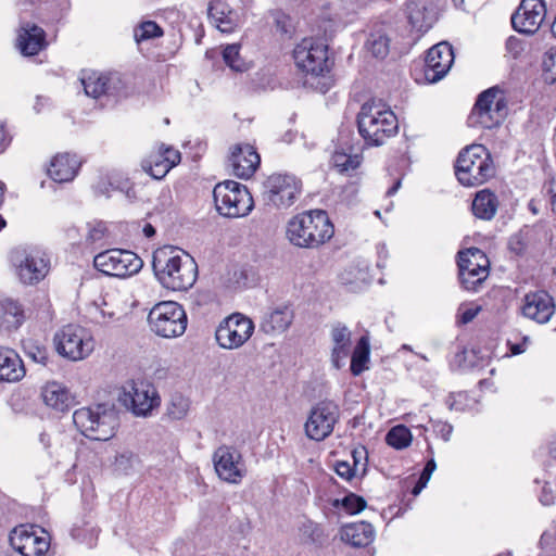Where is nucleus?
<instances>
[{"mask_svg": "<svg viewBox=\"0 0 556 556\" xmlns=\"http://www.w3.org/2000/svg\"><path fill=\"white\" fill-rule=\"evenodd\" d=\"M334 508H342L346 514L354 515L361 513L366 507V501L354 493L345 495L343 498L332 501Z\"/></svg>", "mask_w": 556, "mask_h": 556, "instance_id": "c03bdc74", "label": "nucleus"}, {"mask_svg": "<svg viewBox=\"0 0 556 556\" xmlns=\"http://www.w3.org/2000/svg\"><path fill=\"white\" fill-rule=\"evenodd\" d=\"M370 358V337L368 331L365 332L356 342L351 355V372L354 376H359L363 371L368 369V362Z\"/></svg>", "mask_w": 556, "mask_h": 556, "instance_id": "f704fd0d", "label": "nucleus"}, {"mask_svg": "<svg viewBox=\"0 0 556 556\" xmlns=\"http://www.w3.org/2000/svg\"><path fill=\"white\" fill-rule=\"evenodd\" d=\"M520 11H521V2L518 4V7L516 8V10L514 11V13L511 14V17H510L511 27L514 28V30H516L519 34H521V27L519 26V23H518V17H519Z\"/></svg>", "mask_w": 556, "mask_h": 556, "instance_id": "680f3d73", "label": "nucleus"}, {"mask_svg": "<svg viewBox=\"0 0 556 556\" xmlns=\"http://www.w3.org/2000/svg\"><path fill=\"white\" fill-rule=\"evenodd\" d=\"M507 111L504 90L498 86L491 87L479 94L468 116V125L492 129L505 119Z\"/></svg>", "mask_w": 556, "mask_h": 556, "instance_id": "423d86ee", "label": "nucleus"}, {"mask_svg": "<svg viewBox=\"0 0 556 556\" xmlns=\"http://www.w3.org/2000/svg\"><path fill=\"white\" fill-rule=\"evenodd\" d=\"M334 235V227L323 210H309L294 215L287 223L286 238L301 249H318Z\"/></svg>", "mask_w": 556, "mask_h": 556, "instance_id": "f03ea898", "label": "nucleus"}, {"mask_svg": "<svg viewBox=\"0 0 556 556\" xmlns=\"http://www.w3.org/2000/svg\"><path fill=\"white\" fill-rule=\"evenodd\" d=\"M142 168L154 179H162L172 169L160 153L144 160L142 162Z\"/></svg>", "mask_w": 556, "mask_h": 556, "instance_id": "a19ab883", "label": "nucleus"}, {"mask_svg": "<svg viewBox=\"0 0 556 556\" xmlns=\"http://www.w3.org/2000/svg\"><path fill=\"white\" fill-rule=\"evenodd\" d=\"M458 271L460 283L468 291H477L489 276V269L475 270L468 266Z\"/></svg>", "mask_w": 556, "mask_h": 556, "instance_id": "58836bf2", "label": "nucleus"}, {"mask_svg": "<svg viewBox=\"0 0 556 556\" xmlns=\"http://www.w3.org/2000/svg\"><path fill=\"white\" fill-rule=\"evenodd\" d=\"M542 76L545 83L554 84L556 81V49H549L543 55Z\"/></svg>", "mask_w": 556, "mask_h": 556, "instance_id": "de8ad7c7", "label": "nucleus"}, {"mask_svg": "<svg viewBox=\"0 0 556 556\" xmlns=\"http://www.w3.org/2000/svg\"><path fill=\"white\" fill-rule=\"evenodd\" d=\"M480 306L475 307H468L460 314V323L462 324H468L473 320V318L478 315L480 312Z\"/></svg>", "mask_w": 556, "mask_h": 556, "instance_id": "13d9d810", "label": "nucleus"}, {"mask_svg": "<svg viewBox=\"0 0 556 556\" xmlns=\"http://www.w3.org/2000/svg\"><path fill=\"white\" fill-rule=\"evenodd\" d=\"M507 345L509 346V353H506L505 356L510 357L513 355H518L521 353V343H511L509 340L507 341Z\"/></svg>", "mask_w": 556, "mask_h": 556, "instance_id": "0e129e2a", "label": "nucleus"}, {"mask_svg": "<svg viewBox=\"0 0 556 556\" xmlns=\"http://www.w3.org/2000/svg\"><path fill=\"white\" fill-rule=\"evenodd\" d=\"M10 262L17 279L26 286L40 282L50 268V260L37 249L16 248L10 254Z\"/></svg>", "mask_w": 556, "mask_h": 556, "instance_id": "9d476101", "label": "nucleus"}, {"mask_svg": "<svg viewBox=\"0 0 556 556\" xmlns=\"http://www.w3.org/2000/svg\"><path fill=\"white\" fill-rule=\"evenodd\" d=\"M56 352L70 361H81L94 350V339L86 328L78 325H66L53 337Z\"/></svg>", "mask_w": 556, "mask_h": 556, "instance_id": "9b49d317", "label": "nucleus"}, {"mask_svg": "<svg viewBox=\"0 0 556 556\" xmlns=\"http://www.w3.org/2000/svg\"><path fill=\"white\" fill-rule=\"evenodd\" d=\"M47 46L46 33L41 27L29 22L21 24L17 35V48L23 55H36Z\"/></svg>", "mask_w": 556, "mask_h": 556, "instance_id": "4be33fe9", "label": "nucleus"}, {"mask_svg": "<svg viewBox=\"0 0 556 556\" xmlns=\"http://www.w3.org/2000/svg\"><path fill=\"white\" fill-rule=\"evenodd\" d=\"M340 535L351 546L365 547L374 541L376 532L369 522L361 521L343 526Z\"/></svg>", "mask_w": 556, "mask_h": 556, "instance_id": "a878e982", "label": "nucleus"}, {"mask_svg": "<svg viewBox=\"0 0 556 556\" xmlns=\"http://www.w3.org/2000/svg\"><path fill=\"white\" fill-rule=\"evenodd\" d=\"M276 28L279 33L283 35H291V24L290 18L286 15H279L276 17Z\"/></svg>", "mask_w": 556, "mask_h": 556, "instance_id": "6e6d98bb", "label": "nucleus"}, {"mask_svg": "<svg viewBox=\"0 0 556 556\" xmlns=\"http://www.w3.org/2000/svg\"><path fill=\"white\" fill-rule=\"evenodd\" d=\"M555 313L554 299L544 290L526 294L523 298V316L538 323L546 324Z\"/></svg>", "mask_w": 556, "mask_h": 556, "instance_id": "aec40b11", "label": "nucleus"}, {"mask_svg": "<svg viewBox=\"0 0 556 556\" xmlns=\"http://www.w3.org/2000/svg\"><path fill=\"white\" fill-rule=\"evenodd\" d=\"M223 59L225 63L235 72H244L248 70V64L240 56V46L229 45L223 51Z\"/></svg>", "mask_w": 556, "mask_h": 556, "instance_id": "a18cd8bd", "label": "nucleus"}, {"mask_svg": "<svg viewBox=\"0 0 556 556\" xmlns=\"http://www.w3.org/2000/svg\"><path fill=\"white\" fill-rule=\"evenodd\" d=\"M218 478L227 483L239 484L247 475V467L239 450L230 445H220L212 457Z\"/></svg>", "mask_w": 556, "mask_h": 556, "instance_id": "dca6fc26", "label": "nucleus"}, {"mask_svg": "<svg viewBox=\"0 0 556 556\" xmlns=\"http://www.w3.org/2000/svg\"><path fill=\"white\" fill-rule=\"evenodd\" d=\"M73 422L86 438L108 441L115 434L118 418L113 408L99 404L76 409L73 414Z\"/></svg>", "mask_w": 556, "mask_h": 556, "instance_id": "39448f33", "label": "nucleus"}, {"mask_svg": "<svg viewBox=\"0 0 556 556\" xmlns=\"http://www.w3.org/2000/svg\"><path fill=\"white\" fill-rule=\"evenodd\" d=\"M148 324L153 333L165 339L182 336L188 318L184 307L174 301L156 303L148 314Z\"/></svg>", "mask_w": 556, "mask_h": 556, "instance_id": "6e6552de", "label": "nucleus"}, {"mask_svg": "<svg viewBox=\"0 0 556 556\" xmlns=\"http://www.w3.org/2000/svg\"><path fill=\"white\" fill-rule=\"evenodd\" d=\"M546 17L544 0H523V35L539 30Z\"/></svg>", "mask_w": 556, "mask_h": 556, "instance_id": "cd10ccee", "label": "nucleus"}, {"mask_svg": "<svg viewBox=\"0 0 556 556\" xmlns=\"http://www.w3.org/2000/svg\"><path fill=\"white\" fill-rule=\"evenodd\" d=\"M140 463V459L136 453L129 450H123L115 455L113 462V470L117 475L128 476Z\"/></svg>", "mask_w": 556, "mask_h": 556, "instance_id": "4c0bfd02", "label": "nucleus"}, {"mask_svg": "<svg viewBox=\"0 0 556 556\" xmlns=\"http://www.w3.org/2000/svg\"><path fill=\"white\" fill-rule=\"evenodd\" d=\"M9 539L11 546L22 556H43L50 546L46 531L28 525L15 527Z\"/></svg>", "mask_w": 556, "mask_h": 556, "instance_id": "f3484780", "label": "nucleus"}, {"mask_svg": "<svg viewBox=\"0 0 556 556\" xmlns=\"http://www.w3.org/2000/svg\"><path fill=\"white\" fill-rule=\"evenodd\" d=\"M216 22H217V28L223 33H228L232 29V26L229 21H225L222 17H218V18L216 17Z\"/></svg>", "mask_w": 556, "mask_h": 556, "instance_id": "69168bd1", "label": "nucleus"}, {"mask_svg": "<svg viewBox=\"0 0 556 556\" xmlns=\"http://www.w3.org/2000/svg\"><path fill=\"white\" fill-rule=\"evenodd\" d=\"M435 468H437V464H435L434 459L433 458L429 459L420 475V479L429 482L431 475L433 473Z\"/></svg>", "mask_w": 556, "mask_h": 556, "instance_id": "052dcab7", "label": "nucleus"}, {"mask_svg": "<svg viewBox=\"0 0 556 556\" xmlns=\"http://www.w3.org/2000/svg\"><path fill=\"white\" fill-rule=\"evenodd\" d=\"M23 319V312L16 301L0 295V329H16Z\"/></svg>", "mask_w": 556, "mask_h": 556, "instance_id": "473e14b6", "label": "nucleus"}, {"mask_svg": "<svg viewBox=\"0 0 556 556\" xmlns=\"http://www.w3.org/2000/svg\"><path fill=\"white\" fill-rule=\"evenodd\" d=\"M295 65L306 74L323 75L329 71L328 49L319 39L304 38L293 50Z\"/></svg>", "mask_w": 556, "mask_h": 556, "instance_id": "2eb2a0df", "label": "nucleus"}, {"mask_svg": "<svg viewBox=\"0 0 556 556\" xmlns=\"http://www.w3.org/2000/svg\"><path fill=\"white\" fill-rule=\"evenodd\" d=\"M329 334L332 343L331 364L340 369L350 354L352 332L345 324L336 321L331 325Z\"/></svg>", "mask_w": 556, "mask_h": 556, "instance_id": "5701e85b", "label": "nucleus"}, {"mask_svg": "<svg viewBox=\"0 0 556 556\" xmlns=\"http://www.w3.org/2000/svg\"><path fill=\"white\" fill-rule=\"evenodd\" d=\"M331 161L333 166L341 173L354 170L361 163L357 154H351L344 150H336L332 154Z\"/></svg>", "mask_w": 556, "mask_h": 556, "instance_id": "37998d69", "label": "nucleus"}, {"mask_svg": "<svg viewBox=\"0 0 556 556\" xmlns=\"http://www.w3.org/2000/svg\"><path fill=\"white\" fill-rule=\"evenodd\" d=\"M85 241L88 245L102 248L108 244L109 231L103 222L93 220L85 226Z\"/></svg>", "mask_w": 556, "mask_h": 556, "instance_id": "e433bc0d", "label": "nucleus"}, {"mask_svg": "<svg viewBox=\"0 0 556 556\" xmlns=\"http://www.w3.org/2000/svg\"><path fill=\"white\" fill-rule=\"evenodd\" d=\"M354 466L350 465L348 462H337L334 469L338 476L345 480H351L355 475V466L358 460L356 458V452L353 453Z\"/></svg>", "mask_w": 556, "mask_h": 556, "instance_id": "603ef678", "label": "nucleus"}, {"mask_svg": "<svg viewBox=\"0 0 556 556\" xmlns=\"http://www.w3.org/2000/svg\"><path fill=\"white\" fill-rule=\"evenodd\" d=\"M252 319L241 313H235L224 318L215 331L217 344L225 350L241 348L253 334Z\"/></svg>", "mask_w": 556, "mask_h": 556, "instance_id": "4468645a", "label": "nucleus"}, {"mask_svg": "<svg viewBox=\"0 0 556 556\" xmlns=\"http://www.w3.org/2000/svg\"><path fill=\"white\" fill-rule=\"evenodd\" d=\"M475 355L473 351H468L467 349H462L459 352H457L453 358L450 362V366L453 370L456 369H468L471 368L473 365L471 361H469V357H472Z\"/></svg>", "mask_w": 556, "mask_h": 556, "instance_id": "3c124183", "label": "nucleus"}, {"mask_svg": "<svg viewBox=\"0 0 556 556\" xmlns=\"http://www.w3.org/2000/svg\"><path fill=\"white\" fill-rule=\"evenodd\" d=\"M111 80V76L94 71L83 72L80 77L85 93L94 99L109 92Z\"/></svg>", "mask_w": 556, "mask_h": 556, "instance_id": "c85d7f7f", "label": "nucleus"}, {"mask_svg": "<svg viewBox=\"0 0 556 556\" xmlns=\"http://www.w3.org/2000/svg\"><path fill=\"white\" fill-rule=\"evenodd\" d=\"M412 439L409 429L403 425L391 428L386 437L387 443L396 450L407 447L412 443Z\"/></svg>", "mask_w": 556, "mask_h": 556, "instance_id": "ea45409f", "label": "nucleus"}, {"mask_svg": "<svg viewBox=\"0 0 556 556\" xmlns=\"http://www.w3.org/2000/svg\"><path fill=\"white\" fill-rule=\"evenodd\" d=\"M43 402L55 410L64 412L71 405L68 390L59 382H48L41 391Z\"/></svg>", "mask_w": 556, "mask_h": 556, "instance_id": "c756f323", "label": "nucleus"}, {"mask_svg": "<svg viewBox=\"0 0 556 556\" xmlns=\"http://www.w3.org/2000/svg\"><path fill=\"white\" fill-rule=\"evenodd\" d=\"M387 254H388V251H387V248L384 244H380L378 245V256H379V261L377 263L378 267H383L384 264H382V258H386L387 257Z\"/></svg>", "mask_w": 556, "mask_h": 556, "instance_id": "774afa93", "label": "nucleus"}, {"mask_svg": "<svg viewBox=\"0 0 556 556\" xmlns=\"http://www.w3.org/2000/svg\"><path fill=\"white\" fill-rule=\"evenodd\" d=\"M294 313L289 304H279L269 308L262 317L260 329L266 334H280L289 329Z\"/></svg>", "mask_w": 556, "mask_h": 556, "instance_id": "412c9836", "label": "nucleus"}, {"mask_svg": "<svg viewBox=\"0 0 556 556\" xmlns=\"http://www.w3.org/2000/svg\"><path fill=\"white\" fill-rule=\"evenodd\" d=\"M430 422L432 424V429L438 437H440L445 442L450 441L453 432V426L451 424L447 421L432 419H430Z\"/></svg>", "mask_w": 556, "mask_h": 556, "instance_id": "864d4df0", "label": "nucleus"}, {"mask_svg": "<svg viewBox=\"0 0 556 556\" xmlns=\"http://www.w3.org/2000/svg\"><path fill=\"white\" fill-rule=\"evenodd\" d=\"M93 266L104 275L126 278L138 274L143 266V262L129 250L109 249L93 257Z\"/></svg>", "mask_w": 556, "mask_h": 556, "instance_id": "f8f14e48", "label": "nucleus"}, {"mask_svg": "<svg viewBox=\"0 0 556 556\" xmlns=\"http://www.w3.org/2000/svg\"><path fill=\"white\" fill-rule=\"evenodd\" d=\"M153 271L160 283L173 291L191 288L198 278V265L185 251L163 247L153 253Z\"/></svg>", "mask_w": 556, "mask_h": 556, "instance_id": "f257e3e1", "label": "nucleus"}, {"mask_svg": "<svg viewBox=\"0 0 556 556\" xmlns=\"http://www.w3.org/2000/svg\"><path fill=\"white\" fill-rule=\"evenodd\" d=\"M508 248L517 256L521 254V236L519 233H515L509 238Z\"/></svg>", "mask_w": 556, "mask_h": 556, "instance_id": "bf43d9fd", "label": "nucleus"}, {"mask_svg": "<svg viewBox=\"0 0 556 556\" xmlns=\"http://www.w3.org/2000/svg\"><path fill=\"white\" fill-rule=\"evenodd\" d=\"M458 269H464L466 266L475 270H482L490 268V262L483 251L478 248H470L464 252L458 253Z\"/></svg>", "mask_w": 556, "mask_h": 556, "instance_id": "c9c22d12", "label": "nucleus"}, {"mask_svg": "<svg viewBox=\"0 0 556 556\" xmlns=\"http://www.w3.org/2000/svg\"><path fill=\"white\" fill-rule=\"evenodd\" d=\"M458 181L466 187L484 184L494 176L495 167L491 154L482 144H471L459 152L455 165Z\"/></svg>", "mask_w": 556, "mask_h": 556, "instance_id": "20e7f679", "label": "nucleus"}, {"mask_svg": "<svg viewBox=\"0 0 556 556\" xmlns=\"http://www.w3.org/2000/svg\"><path fill=\"white\" fill-rule=\"evenodd\" d=\"M340 418V407L332 400H321L309 410L304 425L308 439L323 441L328 438Z\"/></svg>", "mask_w": 556, "mask_h": 556, "instance_id": "ddd939ff", "label": "nucleus"}, {"mask_svg": "<svg viewBox=\"0 0 556 556\" xmlns=\"http://www.w3.org/2000/svg\"><path fill=\"white\" fill-rule=\"evenodd\" d=\"M521 53V39L518 36H509L505 42V59L511 62V67L518 65L519 56Z\"/></svg>", "mask_w": 556, "mask_h": 556, "instance_id": "09e8293b", "label": "nucleus"}, {"mask_svg": "<svg viewBox=\"0 0 556 556\" xmlns=\"http://www.w3.org/2000/svg\"><path fill=\"white\" fill-rule=\"evenodd\" d=\"M260 155L249 144L238 146L229 157L232 173L239 178H250L260 164Z\"/></svg>", "mask_w": 556, "mask_h": 556, "instance_id": "b1692460", "label": "nucleus"}, {"mask_svg": "<svg viewBox=\"0 0 556 556\" xmlns=\"http://www.w3.org/2000/svg\"><path fill=\"white\" fill-rule=\"evenodd\" d=\"M213 197L217 212L228 218L244 217L254 206L249 189L233 180L217 184Z\"/></svg>", "mask_w": 556, "mask_h": 556, "instance_id": "0eeeda50", "label": "nucleus"}, {"mask_svg": "<svg viewBox=\"0 0 556 556\" xmlns=\"http://www.w3.org/2000/svg\"><path fill=\"white\" fill-rule=\"evenodd\" d=\"M189 408V399L180 393H175L170 396V400L168 402L167 415L170 419L181 420L187 416Z\"/></svg>", "mask_w": 556, "mask_h": 556, "instance_id": "79ce46f5", "label": "nucleus"}, {"mask_svg": "<svg viewBox=\"0 0 556 556\" xmlns=\"http://www.w3.org/2000/svg\"><path fill=\"white\" fill-rule=\"evenodd\" d=\"M454 62L452 46L442 41L431 47L426 55L424 74L428 83L441 80L450 72Z\"/></svg>", "mask_w": 556, "mask_h": 556, "instance_id": "6ab92c4d", "label": "nucleus"}, {"mask_svg": "<svg viewBox=\"0 0 556 556\" xmlns=\"http://www.w3.org/2000/svg\"><path fill=\"white\" fill-rule=\"evenodd\" d=\"M10 139L4 127L0 124V153L9 146Z\"/></svg>", "mask_w": 556, "mask_h": 556, "instance_id": "e2e57ef3", "label": "nucleus"}, {"mask_svg": "<svg viewBox=\"0 0 556 556\" xmlns=\"http://www.w3.org/2000/svg\"><path fill=\"white\" fill-rule=\"evenodd\" d=\"M539 500L544 506H551L555 502V494L551 488L544 485L541 490Z\"/></svg>", "mask_w": 556, "mask_h": 556, "instance_id": "4d7b16f0", "label": "nucleus"}, {"mask_svg": "<svg viewBox=\"0 0 556 556\" xmlns=\"http://www.w3.org/2000/svg\"><path fill=\"white\" fill-rule=\"evenodd\" d=\"M299 530L304 536L308 538L313 542H318L324 538L323 527L309 519L303 520Z\"/></svg>", "mask_w": 556, "mask_h": 556, "instance_id": "8fccbe9b", "label": "nucleus"}, {"mask_svg": "<svg viewBox=\"0 0 556 556\" xmlns=\"http://www.w3.org/2000/svg\"><path fill=\"white\" fill-rule=\"evenodd\" d=\"M390 42L387 31L380 27L368 34L364 49L372 58L383 60L390 52Z\"/></svg>", "mask_w": 556, "mask_h": 556, "instance_id": "72a5a7b5", "label": "nucleus"}, {"mask_svg": "<svg viewBox=\"0 0 556 556\" xmlns=\"http://www.w3.org/2000/svg\"><path fill=\"white\" fill-rule=\"evenodd\" d=\"M161 155H163V160L166 161V163L173 168L175 165H177L180 162V152L176 149H173L170 147L164 148L160 150L159 152Z\"/></svg>", "mask_w": 556, "mask_h": 556, "instance_id": "5fc2aeb1", "label": "nucleus"}, {"mask_svg": "<svg viewBox=\"0 0 556 556\" xmlns=\"http://www.w3.org/2000/svg\"><path fill=\"white\" fill-rule=\"evenodd\" d=\"M359 135L368 146H381L399 129L395 114L381 100L365 102L357 115Z\"/></svg>", "mask_w": 556, "mask_h": 556, "instance_id": "7ed1b4c3", "label": "nucleus"}, {"mask_svg": "<svg viewBox=\"0 0 556 556\" xmlns=\"http://www.w3.org/2000/svg\"><path fill=\"white\" fill-rule=\"evenodd\" d=\"M79 166L80 162L76 155L62 153L52 159L48 174L56 182H67L75 178Z\"/></svg>", "mask_w": 556, "mask_h": 556, "instance_id": "393cba45", "label": "nucleus"}, {"mask_svg": "<svg viewBox=\"0 0 556 556\" xmlns=\"http://www.w3.org/2000/svg\"><path fill=\"white\" fill-rule=\"evenodd\" d=\"M25 376L20 355L8 348H0V382H15Z\"/></svg>", "mask_w": 556, "mask_h": 556, "instance_id": "bb28decb", "label": "nucleus"}, {"mask_svg": "<svg viewBox=\"0 0 556 556\" xmlns=\"http://www.w3.org/2000/svg\"><path fill=\"white\" fill-rule=\"evenodd\" d=\"M408 21L412 28L417 33V38L427 33L434 23L432 11L425 2H415L408 8Z\"/></svg>", "mask_w": 556, "mask_h": 556, "instance_id": "2f4dec72", "label": "nucleus"}, {"mask_svg": "<svg viewBox=\"0 0 556 556\" xmlns=\"http://www.w3.org/2000/svg\"><path fill=\"white\" fill-rule=\"evenodd\" d=\"M163 35L162 28L153 21H147L135 28L134 37L137 42L161 37Z\"/></svg>", "mask_w": 556, "mask_h": 556, "instance_id": "49530a36", "label": "nucleus"}, {"mask_svg": "<svg viewBox=\"0 0 556 556\" xmlns=\"http://www.w3.org/2000/svg\"><path fill=\"white\" fill-rule=\"evenodd\" d=\"M49 99L43 97H37L36 102L34 104V109L37 113L41 112L42 108L48 104Z\"/></svg>", "mask_w": 556, "mask_h": 556, "instance_id": "338daca9", "label": "nucleus"}, {"mask_svg": "<svg viewBox=\"0 0 556 556\" xmlns=\"http://www.w3.org/2000/svg\"><path fill=\"white\" fill-rule=\"evenodd\" d=\"M496 195L488 189L480 190L472 200L471 210L477 218L491 220L497 211Z\"/></svg>", "mask_w": 556, "mask_h": 556, "instance_id": "7c9ffc66", "label": "nucleus"}, {"mask_svg": "<svg viewBox=\"0 0 556 556\" xmlns=\"http://www.w3.org/2000/svg\"><path fill=\"white\" fill-rule=\"evenodd\" d=\"M118 401L136 417H149L161 405L156 388L146 380H129L122 387Z\"/></svg>", "mask_w": 556, "mask_h": 556, "instance_id": "1a4fd4ad", "label": "nucleus"}, {"mask_svg": "<svg viewBox=\"0 0 556 556\" xmlns=\"http://www.w3.org/2000/svg\"><path fill=\"white\" fill-rule=\"evenodd\" d=\"M267 200L278 208L291 206L301 192V182L288 174H274L265 182Z\"/></svg>", "mask_w": 556, "mask_h": 556, "instance_id": "a211bd4d", "label": "nucleus"}]
</instances>
